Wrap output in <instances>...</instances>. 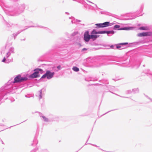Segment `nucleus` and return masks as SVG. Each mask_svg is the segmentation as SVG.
Wrapping results in <instances>:
<instances>
[{"instance_id":"obj_27","label":"nucleus","mask_w":152,"mask_h":152,"mask_svg":"<svg viewBox=\"0 0 152 152\" xmlns=\"http://www.w3.org/2000/svg\"><path fill=\"white\" fill-rule=\"evenodd\" d=\"M56 46L54 45L53 46V48L52 49H51L50 50L48 51V53H51L52 52H53V51H54L56 50Z\"/></svg>"},{"instance_id":"obj_5","label":"nucleus","mask_w":152,"mask_h":152,"mask_svg":"<svg viewBox=\"0 0 152 152\" xmlns=\"http://www.w3.org/2000/svg\"><path fill=\"white\" fill-rule=\"evenodd\" d=\"M128 44V42H123L110 45V47L112 49H114L122 50L127 48L124 47L126 45Z\"/></svg>"},{"instance_id":"obj_47","label":"nucleus","mask_w":152,"mask_h":152,"mask_svg":"<svg viewBox=\"0 0 152 152\" xmlns=\"http://www.w3.org/2000/svg\"><path fill=\"white\" fill-rule=\"evenodd\" d=\"M20 40L21 41H25L26 40V38L24 37L23 39H21Z\"/></svg>"},{"instance_id":"obj_22","label":"nucleus","mask_w":152,"mask_h":152,"mask_svg":"<svg viewBox=\"0 0 152 152\" xmlns=\"http://www.w3.org/2000/svg\"><path fill=\"white\" fill-rule=\"evenodd\" d=\"M139 29L143 30H149V28L147 26H142L139 27Z\"/></svg>"},{"instance_id":"obj_26","label":"nucleus","mask_w":152,"mask_h":152,"mask_svg":"<svg viewBox=\"0 0 152 152\" xmlns=\"http://www.w3.org/2000/svg\"><path fill=\"white\" fill-rule=\"evenodd\" d=\"M95 25L96 26L95 27L96 28H103L102 23H96Z\"/></svg>"},{"instance_id":"obj_50","label":"nucleus","mask_w":152,"mask_h":152,"mask_svg":"<svg viewBox=\"0 0 152 152\" xmlns=\"http://www.w3.org/2000/svg\"><path fill=\"white\" fill-rule=\"evenodd\" d=\"M105 12L103 11H101L100 12V13L101 14H104Z\"/></svg>"},{"instance_id":"obj_30","label":"nucleus","mask_w":152,"mask_h":152,"mask_svg":"<svg viewBox=\"0 0 152 152\" xmlns=\"http://www.w3.org/2000/svg\"><path fill=\"white\" fill-rule=\"evenodd\" d=\"M72 69L74 71L76 72H78L79 71V68L76 66L73 67Z\"/></svg>"},{"instance_id":"obj_55","label":"nucleus","mask_w":152,"mask_h":152,"mask_svg":"<svg viewBox=\"0 0 152 152\" xmlns=\"http://www.w3.org/2000/svg\"><path fill=\"white\" fill-rule=\"evenodd\" d=\"M110 87V86H107V88H108L110 89V90H111V88H109V87Z\"/></svg>"},{"instance_id":"obj_35","label":"nucleus","mask_w":152,"mask_h":152,"mask_svg":"<svg viewBox=\"0 0 152 152\" xmlns=\"http://www.w3.org/2000/svg\"><path fill=\"white\" fill-rule=\"evenodd\" d=\"M132 92V90L131 91V90H127L126 91V94H131Z\"/></svg>"},{"instance_id":"obj_8","label":"nucleus","mask_w":152,"mask_h":152,"mask_svg":"<svg viewBox=\"0 0 152 152\" xmlns=\"http://www.w3.org/2000/svg\"><path fill=\"white\" fill-rule=\"evenodd\" d=\"M4 87H1L0 88V101L4 98L5 100L7 99V96L8 95V92H6L3 89Z\"/></svg>"},{"instance_id":"obj_9","label":"nucleus","mask_w":152,"mask_h":152,"mask_svg":"<svg viewBox=\"0 0 152 152\" xmlns=\"http://www.w3.org/2000/svg\"><path fill=\"white\" fill-rule=\"evenodd\" d=\"M152 35V32L151 31H147L140 33L137 34V36L138 37H148Z\"/></svg>"},{"instance_id":"obj_56","label":"nucleus","mask_w":152,"mask_h":152,"mask_svg":"<svg viewBox=\"0 0 152 152\" xmlns=\"http://www.w3.org/2000/svg\"><path fill=\"white\" fill-rule=\"evenodd\" d=\"M65 14H67V15H69V13L68 12H66Z\"/></svg>"},{"instance_id":"obj_38","label":"nucleus","mask_w":152,"mask_h":152,"mask_svg":"<svg viewBox=\"0 0 152 152\" xmlns=\"http://www.w3.org/2000/svg\"><path fill=\"white\" fill-rule=\"evenodd\" d=\"M104 14H105L106 15H110V16H112V14H111V13H109V12H105V13H104Z\"/></svg>"},{"instance_id":"obj_46","label":"nucleus","mask_w":152,"mask_h":152,"mask_svg":"<svg viewBox=\"0 0 152 152\" xmlns=\"http://www.w3.org/2000/svg\"><path fill=\"white\" fill-rule=\"evenodd\" d=\"M86 1H88V2H89V3H91L93 4H94L96 6V7H97V5L96 4H94V3H92V2L88 1V0H86Z\"/></svg>"},{"instance_id":"obj_19","label":"nucleus","mask_w":152,"mask_h":152,"mask_svg":"<svg viewBox=\"0 0 152 152\" xmlns=\"http://www.w3.org/2000/svg\"><path fill=\"white\" fill-rule=\"evenodd\" d=\"M115 33V31L113 30L107 31L106 34L108 36H110L111 35Z\"/></svg>"},{"instance_id":"obj_57","label":"nucleus","mask_w":152,"mask_h":152,"mask_svg":"<svg viewBox=\"0 0 152 152\" xmlns=\"http://www.w3.org/2000/svg\"><path fill=\"white\" fill-rule=\"evenodd\" d=\"M0 125L1 126H4V124H1V125Z\"/></svg>"},{"instance_id":"obj_23","label":"nucleus","mask_w":152,"mask_h":152,"mask_svg":"<svg viewBox=\"0 0 152 152\" xmlns=\"http://www.w3.org/2000/svg\"><path fill=\"white\" fill-rule=\"evenodd\" d=\"M132 91L134 94L138 93L139 92V89L138 88H134L132 89Z\"/></svg>"},{"instance_id":"obj_2","label":"nucleus","mask_w":152,"mask_h":152,"mask_svg":"<svg viewBox=\"0 0 152 152\" xmlns=\"http://www.w3.org/2000/svg\"><path fill=\"white\" fill-rule=\"evenodd\" d=\"M99 37V35L95 34L94 29H93L91 32L90 34H89L88 31L85 32L84 34L83 39L86 43H88L90 39H92L93 41H94Z\"/></svg>"},{"instance_id":"obj_13","label":"nucleus","mask_w":152,"mask_h":152,"mask_svg":"<svg viewBox=\"0 0 152 152\" xmlns=\"http://www.w3.org/2000/svg\"><path fill=\"white\" fill-rule=\"evenodd\" d=\"M14 48L13 47H11L9 49L8 52L6 54V57L8 58L11 55L12 53H14Z\"/></svg>"},{"instance_id":"obj_36","label":"nucleus","mask_w":152,"mask_h":152,"mask_svg":"<svg viewBox=\"0 0 152 152\" xmlns=\"http://www.w3.org/2000/svg\"><path fill=\"white\" fill-rule=\"evenodd\" d=\"M53 69L56 72H57L58 71L56 67H53Z\"/></svg>"},{"instance_id":"obj_37","label":"nucleus","mask_w":152,"mask_h":152,"mask_svg":"<svg viewBox=\"0 0 152 152\" xmlns=\"http://www.w3.org/2000/svg\"><path fill=\"white\" fill-rule=\"evenodd\" d=\"M56 67L58 71L61 69H62V67L60 65H58Z\"/></svg>"},{"instance_id":"obj_29","label":"nucleus","mask_w":152,"mask_h":152,"mask_svg":"<svg viewBox=\"0 0 152 152\" xmlns=\"http://www.w3.org/2000/svg\"><path fill=\"white\" fill-rule=\"evenodd\" d=\"M140 65V62H138L137 63V64L135 65H134L133 67L135 68H138Z\"/></svg>"},{"instance_id":"obj_60","label":"nucleus","mask_w":152,"mask_h":152,"mask_svg":"<svg viewBox=\"0 0 152 152\" xmlns=\"http://www.w3.org/2000/svg\"><path fill=\"white\" fill-rule=\"evenodd\" d=\"M90 137V136H89V137L88 138V140H87V142L88 141V140L89 139V138Z\"/></svg>"},{"instance_id":"obj_11","label":"nucleus","mask_w":152,"mask_h":152,"mask_svg":"<svg viewBox=\"0 0 152 152\" xmlns=\"http://www.w3.org/2000/svg\"><path fill=\"white\" fill-rule=\"evenodd\" d=\"M45 91V88H42L39 91L38 94L39 99L42 98L43 95L44 94Z\"/></svg>"},{"instance_id":"obj_18","label":"nucleus","mask_w":152,"mask_h":152,"mask_svg":"<svg viewBox=\"0 0 152 152\" xmlns=\"http://www.w3.org/2000/svg\"><path fill=\"white\" fill-rule=\"evenodd\" d=\"M37 26L39 27L44 28L45 30L49 32L50 33H53V31L51 30L50 29H49L47 27H43L41 26Z\"/></svg>"},{"instance_id":"obj_15","label":"nucleus","mask_w":152,"mask_h":152,"mask_svg":"<svg viewBox=\"0 0 152 152\" xmlns=\"http://www.w3.org/2000/svg\"><path fill=\"white\" fill-rule=\"evenodd\" d=\"M6 58H7L6 57V56L5 57H4L2 60V62H3L7 64H9L10 62L13 61V59L12 58L11 59L8 58L7 59H6Z\"/></svg>"},{"instance_id":"obj_44","label":"nucleus","mask_w":152,"mask_h":152,"mask_svg":"<svg viewBox=\"0 0 152 152\" xmlns=\"http://www.w3.org/2000/svg\"><path fill=\"white\" fill-rule=\"evenodd\" d=\"M26 23H29L30 24H31V23H32V22H31V21H28V20H27L26 21Z\"/></svg>"},{"instance_id":"obj_6","label":"nucleus","mask_w":152,"mask_h":152,"mask_svg":"<svg viewBox=\"0 0 152 152\" xmlns=\"http://www.w3.org/2000/svg\"><path fill=\"white\" fill-rule=\"evenodd\" d=\"M54 72H51L50 70H46V72L41 77L39 80L46 78L48 80L52 78L55 75Z\"/></svg>"},{"instance_id":"obj_21","label":"nucleus","mask_w":152,"mask_h":152,"mask_svg":"<svg viewBox=\"0 0 152 152\" xmlns=\"http://www.w3.org/2000/svg\"><path fill=\"white\" fill-rule=\"evenodd\" d=\"M73 1L77 2L83 4H87L84 0H73Z\"/></svg>"},{"instance_id":"obj_1","label":"nucleus","mask_w":152,"mask_h":152,"mask_svg":"<svg viewBox=\"0 0 152 152\" xmlns=\"http://www.w3.org/2000/svg\"><path fill=\"white\" fill-rule=\"evenodd\" d=\"M28 80L26 73L24 74H19L15 77L13 80H10L8 82L2 86L3 89L6 92H8V95L11 93H13L15 90L18 88V87L14 84L15 83L25 82Z\"/></svg>"},{"instance_id":"obj_12","label":"nucleus","mask_w":152,"mask_h":152,"mask_svg":"<svg viewBox=\"0 0 152 152\" xmlns=\"http://www.w3.org/2000/svg\"><path fill=\"white\" fill-rule=\"evenodd\" d=\"M34 26H26V27H27L26 28V29H25L23 30H21L20 31H19L15 33H14L12 34V36H13V37L14 38V39H15L16 37L18 34H19L20 32H22V31H24L25 30L27 29V28H28L34 27Z\"/></svg>"},{"instance_id":"obj_33","label":"nucleus","mask_w":152,"mask_h":152,"mask_svg":"<svg viewBox=\"0 0 152 152\" xmlns=\"http://www.w3.org/2000/svg\"><path fill=\"white\" fill-rule=\"evenodd\" d=\"M38 142V141L36 139V138H35L34 140V142L33 143L31 144V145L32 146H33L34 144H36L37 143L36 142Z\"/></svg>"},{"instance_id":"obj_45","label":"nucleus","mask_w":152,"mask_h":152,"mask_svg":"<svg viewBox=\"0 0 152 152\" xmlns=\"http://www.w3.org/2000/svg\"><path fill=\"white\" fill-rule=\"evenodd\" d=\"M86 1H88V2H89V3H91L93 4H94L96 6V7H97V5L96 4H94V3H92V2L88 1V0H86Z\"/></svg>"},{"instance_id":"obj_39","label":"nucleus","mask_w":152,"mask_h":152,"mask_svg":"<svg viewBox=\"0 0 152 152\" xmlns=\"http://www.w3.org/2000/svg\"><path fill=\"white\" fill-rule=\"evenodd\" d=\"M90 43L92 45H97V44H96V43H94V42H91Z\"/></svg>"},{"instance_id":"obj_10","label":"nucleus","mask_w":152,"mask_h":152,"mask_svg":"<svg viewBox=\"0 0 152 152\" xmlns=\"http://www.w3.org/2000/svg\"><path fill=\"white\" fill-rule=\"evenodd\" d=\"M3 18L4 20V22H3V23L5 25L6 28L7 30H10L11 29V27L12 26H15V24L8 23L4 19L3 17Z\"/></svg>"},{"instance_id":"obj_51","label":"nucleus","mask_w":152,"mask_h":152,"mask_svg":"<svg viewBox=\"0 0 152 152\" xmlns=\"http://www.w3.org/2000/svg\"><path fill=\"white\" fill-rule=\"evenodd\" d=\"M89 144H90V145H91L94 146H95V147H97V146L96 145H94V144H91V143H89Z\"/></svg>"},{"instance_id":"obj_34","label":"nucleus","mask_w":152,"mask_h":152,"mask_svg":"<svg viewBox=\"0 0 152 152\" xmlns=\"http://www.w3.org/2000/svg\"><path fill=\"white\" fill-rule=\"evenodd\" d=\"M78 34V32L77 31H75L73 33H72L71 35V37H73L75 35H76Z\"/></svg>"},{"instance_id":"obj_17","label":"nucleus","mask_w":152,"mask_h":152,"mask_svg":"<svg viewBox=\"0 0 152 152\" xmlns=\"http://www.w3.org/2000/svg\"><path fill=\"white\" fill-rule=\"evenodd\" d=\"M95 34H106L107 30H102L97 31L96 29H94Z\"/></svg>"},{"instance_id":"obj_7","label":"nucleus","mask_w":152,"mask_h":152,"mask_svg":"<svg viewBox=\"0 0 152 152\" xmlns=\"http://www.w3.org/2000/svg\"><path fill=\"white\" fill-rule=\"evenodd\" d=\"M133 29V28L131 26L121 27L120 26L118 25H115L113 27V29L118 30H129Z\"/></svg>"},{"instance_id":"obj_62","label":"nucleus","mask_w":152,"mask_h":152,"mask_svg":"<svg viewBox=\"0 0 152 152\" xmlns=\"http://www.w3.org/2000/svg\"><path fill=\"white\" fill-rule=\"evenodd\" d=\"M134 18H130V19H132Z\"/></svg>"},{"instance_id":"obj_3","label":"nucleus","mask_w":152,"mask_h":152,"mask_svg":"<svg viewBox=\"0 0 152 152\" xmlns=\"http://www.w3.org/2000/svg\"><path fill=\"white\" fill-rule=\"evenodd\" d=\"M102 59L103 61V62L98 66L110 64H111V62L112 61L119 62L120 58L116 56H104Z\"/></svg>"},{"instance_id":"obj_41","label":"nucleus","mask_w":152,"mask_h":152,"mask_svg":"<svg viewBox=\"0 0 152 152\" xmlns=\"http://www.w3.org/2000/svg\"><path fill=\"white\" fill-rule=\"evenodd\" d=\"M116 110V109H114V110H110V111H108V112H107V113H105V114H103V115H102H102H105V114H107V113H108L110 112H111V111H113V110Z\"/></svg>"},{"instance_id":"obj_42","label":"nucleus","mask_w":152,"mask_h":152,"mask_svg":"<svg viewBox=\"0 0 152 152\" xmlns=\"http://www.w3.org/2000/svg\"><path fill=\"white\" fill-rule=\"evenodd\" d=\"M144 94L145 95V97H146L147 98H148V99H150V100H151V101H152V99L151 98H149V97H148V96L145 95V94Z\"/></svg>"},{"instance_id":"obj_43","label":"nucleus","mask_w":152,"mask_h":152,"mask_svg":"<svg viewBox=\"0 0 152 152\" xmlns=\"http://www.w3.org/2000/svg\"><path fill=\"white\" fill-rule=\"evenodd\" d=\"M144 94L145 95V97H146L147 98H148V99H150V100H151V101H152V99L151 98H149V97H148V96L145 95V94Z\"/></svg>"},{"instance_id":"obj_63","label":"nucleus","mask_w":152,"mask_h":152,"mask_svg":"<svg viewBox=\"0 0 152 152\" xmlns=\"http://www.w3.org/2000/svg\"><path fill=\"white\" fill-rule=\"evenodd\" d=\"M89 143L88 144H89ZM87 144L86 143V142L85 144V145H86L87 144Z\"/></svg>"},{"instance_id":"obj_16","label":"nucleus","mask_w":152,"mask_h":152,"mask_svg":"<svg viewBox=\"0 0 152 152\" xmlns=\"http://www.w3.org/2000/svg\"><path fill=\"white\" fill-rule=\"evenodd\" d=\"M69 19H71V23H72L75 24L77 22H81V20H80L75 19L72 16L70 17Z\"/></svg>"},{"instance_id":"obj_61","label":"nucleus","mask_w":152,"mask_h":152,"mask_svg":"<svg viewBox=\"0 0 152 152\" xmlns=\"http://www.w3.org/2000/svg\"><path fill=\"white\" fill-rule=\"evenodd\" d=\"M99 48H97L96 49V50H98V49H99Z\"/></svg>"},{"instance_id":"obj_52","label":"nucleus","mask_w":152,"mask_h":152,"mask_svg":"<svg viewBox=\"0 0 152 152\" xmlns=\"http://www.w3.org/2000/svg\"><path fill=\"white\" fill-rule=\"evenodd\" d=\"M0 141L3 144H4V143L3 142V141L1 139V138H0Z\"/></svg>"},{"instance_id":"obj_24","label":"nucleus","mask_w":152,"mask_h":152,"mask_svg":"<svg viewBox=\"0 0 152 152\" xmlns=\"http://www.w3.org/2000/svg\"><path fill=\"white\" fill-rule=\"evenodd\" d=\"M98 78L97 77H95V79H94L92 78H91L90 79H87V78H85V80L87 81H96L98 80Z\"/></svg>"},{"instance_id":"obj_64","label":"nucleus","mask_w":152,"mask_h":152,"mask_svg":"<svg viewBox=\"0 0 152 152\" xmlns=\"http://www.w3.org/2000/svg\"><path fill=\"white\" fill-rule=\"evenodd\" d=\"M82 25H83V26H85V25H84V24H82Z\"/></svg>"},{"instance_id":"obj_49","label":"nucleus","mask_w":152,"mask_h":152,"mask_svg":"<svg viewBox=\"0 0 152 152\" xmlns=\"http://www.w3.org/2000/svg\"><path fill=\"white\" fill-rule=\"evenodd\" d=\"M25 96L27 98H30L31 97V96H29L28 95H26Z\"/></svg>"},{"instance_id":"obj_4","label":"nucleus","mask_w":152,"mask_h":152,"mask_svg":"<svg viewBox=\"0 0 152 152\" xmlns=\"http://www.w3.org/2000/svg\"><path fill=\"white\" fill-rule=\"evenodd\" d=\"M34 72L31 74L29 75L28 73H26L28 80L39 77L40 76L39 73L43 74L45 73V71L42 69L39 68L35 69H34Z\"/></svg>"},{"instance_id":"obj_28","label":"nucleus","mask_w":152,"mask_h":152,"mask_svg":"<svg viewBox=\"0 0 152 152\" xmlns=\"http://www.w3.org/2000/svg\"><path fill=\"white\" fill-rule=\"evenodd\" d=\"M144 4H141L139 12H142L144 8Z\"/></svg>"},{"instance_id":"obj_14","label":"nucleus","mask_w":152,"mask_h":152,"mask_svg":"<svg viewBox=\"0 0 152 152\" xmlns=\"http://www.w3.org/2000/svg\"><path fill=\"white\" fill-rule=\"evenodd\" d=\"M114 23H110L109 21L105 22L102 23L103 28L109 26H112L113 25Z\"/></svg>"},{"instance_id":"obj_54","label":"nucleus","mask_w":152,"mask_h":152,"mask_svg":"<svg viewBox=\"0 0 152 152\" xmlns=\"http://www.w3.org/2000/svg\"><path fill=\"white\" fill-rule=\"evenodd\" d=\"M38 61H42V60H40V59H39L38 60Z\"/></svg>"},{"instance_id":"obj_40","label":"nucleus","mask_w":152,"mask_h":152,"mask_svg":"<svg viewBox=\"0 0 152 152\" xmlns=\"http://www.w3.org/2000/svg\"><path fill=\"white\" fill-rule=\"evenodd\" d=\"M87 50V48H83V49H82L81 50V52H84L85 51H86V50Z\"/></svg>"},{"instance_id":"obj_58","label":"nucleus","mask_w":152,"mask_h":152,"mask_svg":"<svg viewBox=\"0 0 152 152\" xmlns=\"http://www.w3.org/2000/svg\"><path fill=\"white\" fill-rule=\"evenodd\" d=\"M121 96L123 98H128L127 97H125V96Z\"/></svg>"},{"instance_id":"obj_20","label":"nucleus","mask_w":152,"mask_h":152,"mask_svg":"<svg viewBox=\"0 0 152 152\" xmlns=\"http://www.w3.org/2000/svg\"><path fill=\"white\" fill-rule=\"evenodd\" d=\"M99 82L100 83H102L104 84H108L109 82L107 79H104L100 80Z\"/></svg>"},{"instance_id":"obj_31","label":"nucleus","mask_w":152,"mask_h":152,"mask_svg":"<svg viewBox=\"0 0 152 152\" xmlns=\"http://www.w3.org/2000/svg\"><path fill=\"white\" fill-rule=\"evenodd\" d=\"M42 117L43 118V120L46 122H48L49 121V120L48 118H46L44 116H42Z\"/></svg>"},{"instance_id":"obj_48","label":"nucleus","mask_w":152,"mask_h":152,"mask_svg":"<svg viewBox=\"0 0 152 152\" xmlns=\"http://www.w3.org/2000/svg\"><path fill=\"white\" fill-rule=\"evenodd\" d=\"M36 150L35 149H33L30 152H35L36 151Z\"/></svg>"},{"instance_id":"obj_32","label":"nucleus","mask_w":152,"mask_h":152,"mask_svg":"<svg viewBox=\"0 0 152 152\" xmlns=\"http://www.w3.org/2000/svg\"><path fill=\"white\" fill-rule=\"evenodd\" d=\"M144 43H145L144 41V40H139L137 42H136V43H137V44H143Z\"/></svg>"},{"instance_id":"obj_53","label":"nucleus","mask_w":152,"mask_h":152,"mask_svg":"<svg viewBox=\"0 0 152 152\" xmlns=\"http://www.w3.org/2000/svg\"><path fill=\"white\" fill-rule=\"evenodd\" d=\"M39 115L40 117H42V116H43L42 114L40 113L39 114Z\"/></svg>"},{"instance_id":"obj_59","label":"nucleus","mask_w":152,"mask_h":152,"mask_svg":"<svg viewBox=\"0 0 152 152\" xmlns=\"http://www.w3.org/2000/svg\"><path fill=\"white\" fill-rule=\"evenodd\" d=\"M114 88V86H112L111 88L113 89Z\"/></svg>"},{"instance_id":"obj_25","label":"nucleus","mask_w":152,"mask_h":152,"mask_svg":"<svg viewBox=\"0 0 152 152\" xmlns=\"http://www.w3.org/2000/svg\"><path fill=\"white\" fill-rule=\"evenodd\" d=\"M144 72L147 75H152V73L149 69H147L146 70H145L144 71Z\"/></svg>"}]
</instances>
